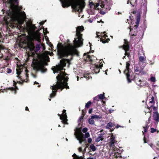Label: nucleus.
I'll list each match as a JSON object with an SVG mask.
<instances>
[{
    "label": "nucleus",
    "instance_id": "obj_38",
    "mask_svg": "<svg viewBox=\"0 0 159 159\" xmlns=\"http://www.w3.org/2000/svg\"><path fill=\"white\" fill-rule=\"evenodd\" d=\"M88 130V129L87 128H84L83 130H82V131L83 132L85 133H86L87 132Z\"/></svg>",
    "mask_w": 159,
    "mask_h": 159
},
{
    "label": "nucleus",
    "instance_id": "obj_7",
    "mask_svg": "<svg viewBox=\"0 0 159 159\" xmlns=\"http://www.w3.org/2000/svg\"><path fill=\"white\" fill-rule=\"evenodd\" d=\"M129 63V61L126 63V69L124 71V73L126 75L127 79L129 83H130L131 81V80L134 79V77L132 75V72L129 68L130 66Z\"/></svg>",
    "mask_w": 159,
    "mask_h": 159
},
{
    "label": "nucleus",
    "instance_id": "obj_50",
    "mask_svg": "<svg viewBox=\"0 0 159 159\" xmlns=\"http://www.w3.org/2000/svg\"><path fill=\"white\" fill-rule=\"evenodd\" d=\"M121 127V126L117 125L116 126V128H119V127Z\"/></svg>",
    "mask_w": 159,
    "mask_h": 159
},
{
    "label": "nucleus",
    "instance_id": "obj_46",
    "mask_svg": "<svg viewBox=\"0 0 159 159\" xmlns=\"http://www.w3.org/2000/svg\"><path fill=\"white\" fill-rule=\"evenodd\" d=\"M37 84L38 85V87H39L40 86V85H39V83H38V82H34V84Z\"/></svg>",
    "mask_w": 159,
    "mask_h": 159
},
{
    "label": "nucleus",
    "instance_id": "obj_5",
    "mask_svg": "<svg viewBox=\"0 0 159 159\" xmlns=\"http://www.w3.org/2000/svg\"><path fill=\"white\" fill-rule=\"evenodd\" d=\"M62 7L65 8L71 5L72 8L79 13L81 12L85 6L84 0H60Z\"/></svg>",
    "mask_w": 159,
    "mask_h": 159
},
{
    "label": "nucleus",
    "instance_id": "obj_51",
    "mask_svg": "<svg viewBox=\"0 0 159 159\" xmlns=\"http://www.w3.org/2000/svg\"><path fill=\"white\" fill-rule=\"evenodd\" d=\"M114 111V110H112L111 109H110V110H109V111L110 112H109V113H111L112 111Z\"/></svg>",
    "mask_w": 159,
    "mask_h": 159
},
{
    "label": "nucleus",
    "instance_id": "obj_25",
    "mask_svg": "<svg viewBox=\"0 0 159 159\" xmlns=\"http://www.w3.org/2000/svg\"><path fill=\"white\" fill-rule=\"evenodd\" d=\"M113 146H109L110 149L112 150L114 153H116V151L118 149L116 147L114 144H113Z\"/></svg>",
    "mask_w": 159,
    "mask_h": 159
},
{
    "label": "nucleus",
    "instance_id": "obj_6",
    "mask_svg": "<svg viewBox=\"0 0 159 159\" xmlns=\"http://www.w3.org/2000/svg\"><path fill=\"white\" fill-rule=\"evenodd\" d=\"M16 70L17 74L16 76L23 82H27V80H25V79H24V78H26V80L27 79L28 77L27 70L25 67H24L23 66H20L17 65Z\"/></svg>",
    "mask_w": 159,
    "mask_h": 159
},
{
    "label": "nucleus",
    "instance_id": "obj_24",
    "mask_svg": "<svg viewBox=\"0 0 159 159\" xmlns=\"http://www.w3.org/2000/svg\"><path fill=\"white\" fill-rule=\"evenodd\" d=\"M72 157H73V159H84L83 157L82 156L79 157L75 153L73 155Z\"/></svg>",
    "mask_w": 159,
    "mask_h": 159
},
{
    "label": "nucleus",
    "instance_id": "obj_57",
    "mask_svg": "<svg viewBox=\"0 0 159 159\" xmlns=\"http://www.w3.org/2000/svg\"><path fill=\"white\" fill-rule=\"evenodd\" d=\"M44 23V22H40V24L41 25H43Z\"/></svg>",
    "mask_w": 159,
    "mask_h": 159
},
{
    "label": "nucleus",
    "instance_id": "obj_45",
    "mask_svg": "<svg viewBox=\"0 0 159 159\" xmlns=\"http://www.w3.org/2000/svg\"><path fill=\"white\" fill-rule=\"evenodd\" d=\"M93 111V109H90L89 110V113L90 114H91L92 111Z\"/></svg>",
    "mask_w": 159,
    "mask_h": 159
},
{
    "label": "nucleus",
    "instance_id": "obj_60",
    "mask_svg": "<svg viewBox=\"0 0 159 159\" xmlns=\"http://www.w3.org/2000/svg\"><path fill=\"white\" fill-rule=\"evenodd\" d=\"M86 148L88 147L89 146V144H86Z\"/></svg>",
    "mask_w": 159,
    "mask_h": 159
},
{
    "label": "nucleus",
    "instance_id": "obj_41",
    "mask_svg": "<svg viewBox=\"0 0 159 159\" xmlns=\"http://www.w3.org/2000/svg\"><path fill=\"white\" fill-rule=\"evenodd\" d=\"M47 28H46L45 29H44V28L43 29V31L45 34L48 33V32L47 31Z\"/></svg>",
    "mask_w": 159,
    "mask_h": 159
},
{
    "label": "nucleus",
    "instance_id": "obj_39",
    "mask_svg": "<svg viewBox=\"0 0 159 159\" xmlns=\"http://www.w3.org/2000/svg\"><path fill=\"white\" fill-rule=\"evenodd\" d=\"M151 132L152 133L155 132L156 131V129H155L153 128H151Z\"/></svg>",
    "mask_w": 159,
    "mask_h": 159
},
{
    "label": "nucleus",
    "instance_id": "obj_29",
    "mask_svg": "<svg viewBox=\"0 0 159 159\" xmlns=\"http://www.w3.org/2000/svg\"><path fill=\"white\" fill-rule=\"evenodd\" d=\"M90 148L93 151H95L97 149L96 147L93 144H91L90 145Z\"/></svg>",
    "mask_w": 159,
    "mask_h": 159
},
{
    "label": "nucleus",
    "instance_id": "obj_35",
    "mask_svg": "<svg viewBox=\"0 0 159 159\" xmlns=\"http://www.w3.org/2000/svg\"><path fill=\"white\" fill-rule=\"evenodd\" d=\"M98 97L100 99H102L104 97V94H100L98 95Z\"/></svg>",
    "mask_w": 159,
    "mask_h": 159
},
{
    "label": "nucleus",
    "instance_id": "obj_49",
    "mask_svg": "<svg viewBox=\"0 0 159 159\" xmlns=\"http://www.w3.org/2000/svg\"><path fill=\"white\" fill-rule=\"evenodd\" d=\"M86 148H86V147H85V148H84V151H83V154H84V153L85 152V151H86Z\"/></svg>",
    "mask_w": 159,
    "mask_h": 159
},
{
    "label": "nucleus",
    "instance_id": "obj_2",
    "mask_svg": "<svg viewBox=\"0 0 159 159\" xmlns=\"http://www.w3.org/2000/svg\"><path fill=\"white\" fill-rule=\"evenodd\" d=\"M66 64H68L69 66L70 65L69 61L68 59H63L60 61V65H57L52 68L54 73L57 72L59 74L56 77L57 81L56 84L51 86L52 93L50 95V98H49L50 101L51 100V98H53L55 96L58 89H62L64 88H69L67 83L68 79V77L66 76L68 74L65 73V69L63 68Z\"/></svg>",
    "mask_w": 159,
    "mask_h": 159
},
{
    "label": "nucleus",
    "instance_id": "obj_36",
    "mask_svg": "<svg viewBox=\"0 0 159 159\" xmlns=\"http://www.w3.org/2000/svg\"><path fill=\"white\" fill-rule=\"evenodd\" d=\"M150 80L152 82H155L156 81L155 77H152L150 78Z\"/></svg>",
    "mask_w": 159,
    "mask_h": 159
},
{
    "label": "nucleus",
    "instance_id": "obj_53",
    "mask_svg": "<svg viewBox=\"0 0 159 159\" xmlns=\"http://www.w3.org/2000/svg\"><path fill=\"white\" fill-rule=\"evenodd\" d=\"M149 62H150V64H151V65H153L154 64V62H152L151 61Z\"/></svg>",
    "mask_w": 159,
    "mask_h": 159
},
{
    "label": "nucleus",
    "instance_id": "obj_26",
    "mask_svg": "<svg viewBox=\"0 0 159 159\" xmlns=\"http://www.w3.org/2000/svg\"><path fill=\"white\" fill-rule=\"evenodd\" d=\"M103 138L102 137V135H100L98 136L95 139V141L97 142H99L100 140H102Z\"/></svg>",
    "mask_w": 159,
    "mask_h": 159
},
{
    "label": "nucleus",
    "instance_id": "obj_22",
    "mask_svg": "<svg viewBox=\"0 0 159 159\" xmlns=\"http://www.w3.org/2000/svg\"><path fill=\"white\" fill-rule=\"evenodd\" d=\"M134 79L135 82L138 86H141L142 85H141V81L140 80L137 78L136 77H135Z\"/></svg>",
    "mask_w": 159,
    "mask_h": 159
},
{
    "label": "nucleus",
    "instance_id": "obj_32",
    "mask_svg": "<svg viewBox=\"0 0 159 159\" xmlns=\"http://www.w3.org/2000/svg\"><path fill=\"white\" fill-rule=\"evenodd\" d=\"M92 118L93 119H100L101 118V116H98L97 115H95L92 116H91Z\"/></svg>",
    "mask_w": 159,
    "mask_h": 159
},
{
    "label": "nucleus",
    "instance_id": "obj_19",
    "mask_svg": "<svg viewBox=\"0 0 159 159\" xmlns=\"http://www.w3.org/2000/svg\"><path fill=\"white\" fill-rule=\"evenodd\" d=\"M153 116L156 121H159V114L157 111L154 113Z\"/></svg>",
    "mask_w": 159,
    "mask_h": 159
},
{
    "label": "nucleus",
    "instance_id": "obj_42",
    "mask_svg": "<svg viewBox=\"0 0 159 159\" xmlns=\"http://www.w3.org/2000/svg\"><path fill=\"white\" fill-rule=\"evenodd\" d=\"M31 49H34L35 48V47H34V45L32 43H31Z\"/></svg>",
    "mask_w": 159,
    "mask_h": 159
},
{
    "label": "nucleus",
    "instance_id": "obj_30",
    "mask_svg": "<svg viewBox=\"0 0 159 159\" xmlns=\"http://www.w3.org/2000/svg\"><path fill=\"white\" fill-rule=\"evenodd\" d=\"M89 73H87L86 74H84V77L87 80H89L92 78V77L91 76L89 75Z\"/></svg>",
    "mask_w": 159,
    "mask_h": 159
},
{
    "label": "nucleus",
    "instance_id": "obj_11",
    "mask_svg": "<svg viewBox=\"0 0 159 159\" xmlns=\"http://www.w3.org/2000/svg\"><path fill=\"white\" fill-rule=\"evenodd\" d=\"M58 116L60 117V119L61 120V122L64 124H68L67 123V117L66 113V110H64L63 113L61 115L58 114Z\"/></svg>",
    "mask_w": 159,
    "mask_h": 159
},
{
    "label": "nucleus",
    "instance_id": "obj_14",
    "mask_svg": "<svg viewBox=\"0 0 159 159\" xmlns=\"http://www.w3.org/2000/svg\"><path fill=\"white\" fill-rule=\"evenodd\" d=\"M100 33L99 32H97L96 34L97 36L96 37H99V38L101 37L102 38L101 39V40L102 41V43H105L107 42V41L106 40L104 39H107V36L105 34L103 35V37H102V35H99L98 34Z\"/></svg>",
    "mask_w": 159,
    "mask_h": 159
},
{
    "label": "nucleus",
    "instance_id": "obj_10",
    "mask_svg": "<svg viewBox=\"0 0 159 159\" xmlns=\"http://www.w3.org/2000/svg\"><path fill=\"white\" fill-rule=\"evenodd\" d=\"M102 60L101 59L99 61V64H95L92 66L93 68V70L95 73L97 74L99 73L100 69L102 67Z\"/></svg>",
    "mask_w": 159,
    "mask_h": 159
},
{
    "label": "nucleus",
    "instance_id": "obj_27",
    "mask_svg": "<svg viewBox=\"0 0 159 159\" xmlns=\"http://www.w3.org/2000/svg\"><path fill=\"white\" fill-rule=\"evenodd\" d=\"M153 105H152V107L150 108V109H149V108H148V106H149V107H150V105H148L147 106V107L148 108V110H149V111H148V112H151L152 111V109H151V108L152 107V108L153 110L154 111H156L157 110V108L155 107H154L153 106Z\"/></svg>",
    "mask_w": 159,
    "mask_h": 159
},
{
    "label": "nucleus",
    "instance_id": "obj_33",
    "mask_svg": "<svg viewBox=\"0 0 159 159\" xmlns=\"http://www.w3.org/2000/svg\"><path fill=\"white\" fill-rule=\"evenodd\" d=\"M91 104V102L90 101L88 102L85 105V107L86 108H89Z\"/></svg>",
    "mask_w": 159,
    "mask_h": 159
},
{
    "label": "nucleus",
    "instance_id": "obj_28",
    "mask_svg": "<svg viewBox=\"0 0 159 159\" xmlns=\"http://www.w3.org/2000/svg\"><path fill=\"white\" fill-rule=\"evenodd\" d=\"M114 125V124L111 122H109L107 125V128L108 129H111V128Z\"/></svg>",
    "mask_w": 159,
    "mask_h": 159
},
{
    "label": "nucleus",
    "instance_id": "obj_56",
    "mask_svg": "<svg viewBox=\"0 0 159 159\" xmlns=\"http://www.w3.org/2000/svg\"><path fill=\"white\" fill-rule=\"evenodd\" d=\"M131 27H133V26L131 25H130V28H129V29H130V31H131L133 29Z\"/></svg>",
    "mask_w": 159,
    "mask_h": 159
},
{
    "label": "nucleus",
    "instance_id": "obj_40",
    "mask_svg": "<svg viewBox=\"0 0 159 159\" xmlns=\"http://www.w3.org/2000/svg\"><path fill=\"white\" fill-rule=\"evenodd\" d=\"M99 5V3H96V4H94V8L95 9H96L98 7V6Z\"/></svg>",
    "mask_w": 159,
    "mask_h": 159
},
{
    "label": "nucleus",
    "instance_id": "obj_17",
    "mask_svg": "<svg viewBox=\"0 0 159 159\" xmlns=\"http://www.w3.org/2000/svg\"><path fill=\"white\" fill-rule=\"evenodd\" d=\"M140 20V16L139 14H138L136 17V25H135L133 27L134 29H135L137 28L139 25V24Z\"/></svg>",
    "mask_w": 159,
    "mask_h": 159
},
{
    "label": "nucleus",
    "instance_id": "obj_47",
    "mask_svg": "<svg viewBox=\"0 0 159 159\" xmlns=\"http://www.w3.org/2000/svg\"><path fill=\"white\" fill-rule=\"evenodd\" d=\"M149 145L150 146V147L152 148L153 149V144L151 143L150 144H149Z\"/></svg>",
    "mask_w": 159,
    "mask_h": 159
},
{
    "label": "nucleus",
    "instance_id": "obj_4",
    "mask_svg": "<svg viewBox=\"0 0 159 159\" xmlns=\"http://www.w3.org/2000/svg\"><path fill=\"white\" fill-rule=\"evenodd\" d=\"M49 54L51 56L53 55V53H50L48 51L45 52L42 54L39 61L37 60L34 62L33 61L34 69L36 70H40L42 72H46L47 69L44 67V66L47 65L46 61L49 60L48 56Z\"/></svg>",
    "mask_w": 159,
    "mask_h": 159
},
{
    "label": "nucleus",
    "instance_id": "obj_16",
    "mask_svg": "<svg viewBox=\"0 0 159 159\" xmlns=\"http://www.w3.org/2000/svg\"><path fill=\"white\" fill-rule=\"evenodd\" d=\"M84 60L86 61H89L90 62H91L92 61V57L86 54L85 53L84 55Z\"/></svg>",
    "mask_w": 159,
    "mask_h": 159
},
{
    "label": "nucleus",
    "instance_id": "obj_3",
    "mask_svg": "<svg viewBox=\"0 0 159 159\" xmlns=\"http://www.w3.org/2000/svg\"><path fill=\"white\" fill-rule=\"evenodd\" d=\"M84 27L82 26H78L76 27V37L73 41L74 45L69 44L65 46H57V54L61 58L70 55H78V52L76 48L81 46L83 45V39L82 38V34H81L84 30Z\"/></svg>",
    "mask_w": 159,
    "mask_h": 159
},
{
    "label": "nucleus",
    "instance_id": "obj_54",
    "mask_svg": "<svg viewBox=\"0 0 159 159\" xmlns=\"http://www.w3.org/2000/svg\"><path fill=\"white\" fill-rule=\"evenodd\" d=\"M32 76L34 77V78H35L36 77V75H34L33 74H32Z\"/></svg>",
    "mask_w": 159,
    "mask_h": 159
},
{
    "label": "nucleus",
    "instance_id": "obj_13",
    "mask_svg": "<svg viewBox=\"0 0 159 159\" xmlns=\"http://www.w3.org/2000/svg\"><path fill=\"white\" fill-rule=\"evenodd\" d=\"M129 46L128 44V43H125V44L123 45V49L125 51V56L123 58L124 59V58H125V56H127L128 57H129V54L127 52V51L129 50Z\"/></svg>",
    "mask_w": 159,
    "mask_h": 159
},
{
    "label": "nucleus",
    "instance_id": "obj_12",
    "mask_svg": "<svg viewBox=\"0 0 159 159\" xmlns=\"http://www.w3.org/2000/svg\"><path fill=\"white\" fill-rule=\"evenodd\" d=\"M141 65L138 64L136 65L135 68V72L136 73V74H139L140 73H141L142 72V70L145 67L143 66H140Z\"/></svg>",
    "mask_w": 159,
    "mask_h": 159
},
{
    "label": "nucleus",
    "instance_id": "obj_18",
    "mask_svg": "<svg viewBox=\"0 0 159 159\" xmlns=\"http://www.w3.org/2000/svg\"><path fill=\"white\" fill-rule=\"evenodd\" d=\"M2 35L1 34V32H0V43L2 42ZM5 48L2 45L0 44V50H1L4 49ZM2 56V54L0 52V58H1Z\"/></svg>",
    "mask_w": 159,
    "mask_h": 159
},
{
    "label": "nucleus",
    "instance_id": "obj_21",
    "mask_svg": "<svg viewBox=\"0 0 159 159\" xmlns=\"http://www.w3.org/2000/svg\"><path fill=\"white\" fill-rule=\"evenodd\" d=\"M137 0H128L127 4L130 3L132 7L134 6L136 4Z\"/></svg>",
    "mask_w": 159,
    "mask_h": 159
},
{
    "label": "nucleus",
    "instance_id": "obj_8",
    "mask_svg": "<svg viewBox=\"0 0 159 159\" xmlns=\"http://www.w3.org/2000/svg\"><path fill=\"white\" fill-rule=\"evenodd\" d=\"M74 134L76 138L79 141L80 143H81L84 141H85V143H86V139L84 138V134L80 129H77L75 130Z\"/></svg>",
    "mask_w": 159,
    "mask_h": 159
},
{
    "label": "nucleus",
    "instance_id": "obj_1",
    "mask_svg": "<svg viewBox=\"0 0 159 159\" xmlns=\"http://www.w3.org/2000/svg\"><path fill=\"white\" fill-rule=\"evenodd\" d=\"M8 1L9 9L7 11V15L4 18L5 23L7 25H13L15 26L17 24L20 25L19 27L21 29L27 31L29 34L32 36L34 39L39 42V44L36 45V50H39L41 45L43 50H44L45 48L44 44L40 43V35L35 32V27L34 25L31 23H27L26 24L25 27H23L20 26L25 17V14L24 12L21 11L22 8L21 6L18 5L19 0H8Z\"/></svg>",
    "mask_w": 159,
    "mask_h": 159
},
{
    "label": "nucleus",
    "instance_id": "obj_44",
    "mask_svg": "<svg viewBox=\"0 0 159 159\" xmlns=\"http://www.w3.org/2000/svg\"><path fill=\"white\" fill-rule=\"evenodd\" d=\"M78 150L80 152H81L82 151V147H80L78 148Z\"/></svg>",
    "mask_w": 159,
    "mask_h": 159
},
{
    "label": "nucleus",
    "instance_id": "obj_23",
    "mask_svg": "<svg viewBox=\"0 0 159 159\" xmlns=\"http://www.w3.org/2000/svg\"><path fill=\"white\" fill-rule=\"evenodd\" d=\"M154 99V98L153 96H152L151 98L152 100L150 101L149 102V105H150V107H148V108L150 110V108L153 105H154V101L153 100Z\"/></svg>",
    "mask_w": 159,
    "mask_h": 159
},
{
    "label": "nucleus",
    "instance_id": "obj_63",
    "mask_svg": "<svg viewBox=\"0 0 159 159\" xmlns=\"http://www.w3.org/2000/svg\"><path fill=\"white\" fill-rule=\"evenodd\" d=\"M88 159H94V158L93 157H92V158H88Z\"/></svg>",
    "mask_w": 159,
    "mask_h": 159
},
{
    "label": "nucleus",
    "instance_id": "obj_31",
    "mask_svg": "<svg viewBox=\"0 0 159 159\" xmlns=\"http://www.w3.org/2000/svg\"><path fill=\"white\" fill-rule=\"evenodd\" d=\"M94 121L92 117L89 120V123L90 124H94Z\"/></svg>",
    "mask_w": 159,
    "mask_h": 159
},
{
    "label": "nucleus",
    "instance_id": "obj_62",
    "mask_svg": "<svg viewBox=\"0 0 159 159\" xmlns=\"http://www.w3.org/2000/svg\"><path fill=\"white\" fill-rule=\"evenodd\" d=\"M77 81H78L79 80V77L78 76H77Z\"/></svg>",
    "mask_w": 159,
    "mask_h": 159
},
{
    "label": "nucleus",
    "instance_id": "obj_43",
    "mask_svg": "<svg viewBox=\"0 0 159 159\" xmlns=\"http://www.w3.org/2000/svg\"><path fill=\"white\" fill-rule=\"evenodd\" d=\"M92 141V139L91 138H89L88 139V141L89 143H91Z\"/></svg>",
    "mask_w": 159,
    "mask_h": 159
},
{
    "label": "nucleus",
    "instance_id": "obj_20",
    "mask_svg": "<svg viewBox=\"0 0 159 159\" xmlns=\"http://www.w3.org/2000/svg\"><path fill=\"white\" fill-rule=\"evenodd\" d=\"M18 89L17 87L15 86V87H11L7 89H6V92H8V90H11V91H13L14 94H15L16 93V90Z\"/></svg>",
    "mask_w": 159,
    "mask_h": 159
},
{
    "label": "nucleus",
    "instance_id": "obj_64",
    "mask_svg": "<svg viewBox=\"0 0 159 159\" xmlns=\"http://www.w3.org/2000/svg\"><path fill=\"white\" fill-rule=\"evenodd\" d=\"M13 82L14 83V85H15V84H16V83L15 81H13Z\"/></svg>",
    "mask_w": 159,
    "mask_h": 159
},
{
    "label": "nucleus",
    "instance_id": "obj_34",
    "mask_svg": "<svg viewBox=\"0 0 159 159\" xmlns=\"http://www.w3.org/2000/svg\"><path fill=\"white\" fill-rule=\"evenodd\" d=\"M143 131H142L143 134L144 133L146 132H147V130L148 129V127L147 126L146 127H143Z\"/></svg>",
    "mask_w": 159,
    "mask_h": 159
},
{
    "label": "nucleus",
    "instance_id": "obj_61",
    "mask_svg": "<svg viewBox=\"0 0 159 159\" xmlns=\"http://www.w3.org/2000/svg\"><path fill=\"white\" fill-rule=\"evenodd\" d=\"M25 110H29L28 108L27 107H25Z\"/></svg>",
    "mask_w": 159,
    "mask_h": 159
},
{
    "label": "nucleus",
    "instance_id": "obj_9",
    "mask_svg": "<svg viewBox=\"0 0 159 159\" xmlns=\"http://www.w3.org/2000/svg\"><path fill=\"white\" fill-rule=\"evenodd\" d=\"M116 135L113 134L111 133L109 134L107 138L108 139V144L109 146H113V144L116 142Z\"/></svg>",
    "mask_w": 159,
    "mask_h": 159
},
{
    "label": "nucleus",
    "instance_id": "obj_37",
    "mask_svg": "<svg viewBox=\"0 0 159 159\" xmlns=\"http://www.w3.org/2000/svg\"><path fill=\"white\" fill-rule=\"evenodd\" d=\"M84 136H85V138H87L89 136H90L88 132L86 133L85 134Z\"/></svg>",
    "mask_w": 159,
    "mask_h": 159
},
{
    "label": "nucleus",
    "instance_id": "obj_48",
    "mask_svg": "<svg viewBox=\"0 0 159 159\" xmlns=\"http://www.w3.org/2000/svg\"><path fill=\"white\" fill-rule=\"evenodd\" d=\"M94 4H94V3H93V2H90V5H94Z\"/></svg>",
    "mask_w": 159,
    "mask_h": 159
},
{
    "label": "nucleus",
    "instance_id": "obj_55",
    "mask_svg": "<svg viewBox=\"0 0 159 159\" xmlns=\"http://www.w3.org/2000/svg\"><path fill=\"white\" fill-rule=\"evenodd\" d=\"M100 6L102 8L103 7H104V5L103 4H101V5H100Z\"/></svg>",
    "mask_w": 159,
    "mask_h": 159
},
{
    "label": "nucleus",
    "instance_id": "obj_52",
    "mask_svg": "<svg viewBox=\"0 0 159 159\" xmlns=\"http://www.w3.org/2000/svg\"><path fill=\"white\" fill-rule=\"evenodd\" d=\"M143 140H144V143H146L147 142L146 141V140L145 137H144V138Z\"/></svg>",
    "mask_w": 159,
    "mask_h": 159
},
{
    "label": "nucleus",
    "instance_id": "obj_58",
    "mask_svg": "<svg viewBox=\"0 0 159 159\" xmlns=\"http://www.w3.org/2000/svg\"><path fill=\"white\" fill-rule=\"evenodd\" d=\"M151 116H150V117L149 118H148V121H149L150 120H151Z\"/></svg>",
    "mask_w": 159,
    "mask_h": 159
},
{
    "label": "nucleus",
    "instance_id": "obj_59",
    "mask_svg": "<svg viewBox=\"0 0 159 159\" xmlns=\"http://www.w3.org/2000/svg\"><path fill=\"white\" fill-rule=\"evenodd\" d=\"M50 47H51V48L52 49V48L53 47L52 44H51L50 45Z\"/></svg>",
    "mask_w": 159,
    "mask_h": 159
},
{
    "label": "nucleus",
    "instance_id": "obj_15",
    "mask_svg": "<svg viewBox=\"0 0 159 159\" xmlns=\"http://www.w3.org/2000/svg\"><path fill=\"white\" fill-rule=\"evenodd\" d=\"M146 57L144 56H140L139 57V64L145 66L146 63L145 61L146 60Z\"/></svg>",
    "mask_w": 159,
    "mask_h": 159
}]
</instances>
